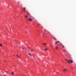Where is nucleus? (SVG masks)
<instances>
[{
    "instance_id": "19",
    "label": "nucleus",
    "mask_w": 76,
    "mask_h": 76,
    "mask_svg": "<svg viewBox=\"0 0 76 76\" xmlns=\"http://www.w3.org/2000/svg\"><path fill=\"white\" fill-rule=\"evenodd\" d=\"M4 76H6V75H4Z\"/></svg>"
},
{
    "instance_id": "16",
    "label": "nucleus",
    "mask_w": 76,
    "mask_h": 76,
    "mask_svg": "<svg viewBox=\"0 0 76 76\" xmlns=\"http://www.w3.org/2000/svg\"><path fill=\"white\" fill-rule=\"evenodd\" d=\"M45 51H47V49H45Z\"/></svg>"
},
{
    "instance_id": "7",
    "label": "nucleus",
    "mask_w": 76,
    "mask_h": 76,
    "mask_svg": "<svg viewBox=\"0 0 76 76\" xmlns=\"http://www.w3.org/2000/svg\"><path fill=\"white\" fill-rule=\"evenodd\" d=\"M56 50H58V47L57 46H56Z\"/></svg>"
},
{
    "instance_id": "2",
    "label": "nucleus",
    "mask_w": 76,
    "mask_h": 76,
    "mask_svg": "<svg viewBox=\"0 0 76 76\" xmlns=\"http://www.w3.org/2000/svg\"><path fill=\"white\" fill-rule=\"evenodd\" d=\"M55 44H60L59 45H62V43L60 42L59 41H57L55 42Z\"/></svg>"
},
{
    "instance_id": "9",
    "label": "nucleus",
    "mask_w": 76,
    "mask_h": 76,
    "mask_svg": "<svg viewBox=\"0 0 76 76\" xmlns=\"http://www.w3.org/2000/svg\"><path fill=\"white\" fill-rule=\"evenodd\" d=\"M62 45V48H64V45H63L62 44V45Z\"/></svg>"
},
{
    "instance_id": "8",
    "label": "nucleus",
    "mask_w": 76,
    "mask_h": 76,
    "mask_svg": "<svg viewBox=\"0 0 76 76\" xmlns=\"http://www.w3.org/2000/svg\"><path fill=\"white\" fill-rule=\"evenodd\" d=\"M42 33L43 35H45V32H42Z\"/></svg>"
},
{
    "instance_id": "17",
    "label": "nucleus",
    "mask_w": 76,
    "mask_h": 76,
    "mask_svg": "<svg viewBox=\"0 0 76 76\" xmlns=\"http://www.w3.org/2000/svg\"><path fill=\"white\" fill-rule=\"evenodd\" d=\"M22 49H23V50H24V48H22Z\"/></svg>"
},
{
    "instance_id": "20",
    "label": "nucleus",
    "mask_w": 76,
    "mask_h": 76,
    "mask_svg": "<svg viewBox=\"0 0 76 76\" xmlns=\"http://www.w3.org/2000/svg\"><path fill=\"white\" fill-rule=\"evenodd\" d=\"M27 12H28V11H27Z\"/></svg>"
},
{
    "instance_id": "4",
    "label": "nucleus",
    "mask_w": 76,
    "mask_h": 76,
    "mask_svg": "<svg viewBox=\"0 0 76 76\" xmlns=\"http://www.w3.org/2000/svg\"><path fill=\"white\" fill-rule=\"evenodd\" d=\"M64 72H66V71H67V69H64V70H63Z\"/></svg>"
},
{
    "instance_id": "14",
    "label": "nucleus",
    "mask_w": 76,
    "mask_h": 76,
    "mask_svg": "<svg viewBox=\"0 0 76 76\" xmlns=\"http://www.w3.org/2000/svg\"><path fill=\"white\" fill-rule=\"evenodd\" d=\"M43 45H46V44H45V43H43Z\"/></svg>"
},
{
    "instance_id": "10",
    "label": "nucleus",
    "mask_w": 76,
    "mask_h": 76,
    "mask_svg": "<svg viewBox=\"0 0 76 76\" xmlns=\"http://www.w3.org/2000/svg\"><path fill=\"white\" fill-rule=\"evenodd\" d=\"M17 56L18 57H19V58H20V56H18V55H17Z\"/></svg>"
},
{
    "instance_id": "1",
    "label": "nucleus",
    "mask_w": 76,
    "mask_h": 76,
    "mask_svg": "<svg viewBox=\"0 0 76 76\" xmlns=\"http://www.w3.org/2000/svg\"><path fill=\"white\" fill-rule=\"evenodd\" d=\"M67 61L69 63H72L73 62V61L71 60H67Z\"/></svg>"
},
{
    "instance_id": "6",
    "label": "nucleus",
    "mask_w": 76,
    "mask_h": 76,
    "mask_svg": "<svg viewBox=\"0 0 76 76\" xmlns=\"http://www.w3.org/2000/svg\"><path fill=\"white\" fill-rule=\"evenodd\" d=\"M25 17L26 18H27V19H28V18H29V17H28V16L27 15H26L25 16Z\"/></svg>"
},
{
    "instance_id": "11",
    "label": "nucleus",
    "mask_w": 76,
    "mask_h": 76,
    "mask_svg": "<svg viewBox=\"0 0 76 76\" xmlns=\"http://www.w3.org/2000/svg\"><path fill=\"white\" fill-rule=\"evenodd\" d=\"M31 50V51H34V50H32V49H30Z\"/></svg>"
},
{
    "instance_id": "5",
    "label": "nucleus",
    "mask_w": 76,
    "mask_h": 76,
    "mask_svg": "<svg viewBox=\"0 0 76 76\" xmlns=\"http://www.w3.org/2000/svg\"><path fill=\"white\" fill-rule=\"evenodd\" d=\"M28 53V54L29 55V56H32V54H31V53Z\"/></svg>"
},
{
    "instance_id": "13",
    "label": "nucleus",
    "mask_w": 76,
    "mask_h": 76,
    "mask_svg": "<svg viewBox=\"0 0 76 76\" xmlns=\"http://www.w3.org/2000/svg\"><path fill=\"white\" fill-rule=\"evenodd\" d=\"M23 9H24V10H25V9H26V8H23Z\"/></svg>"
},
{
    "instance_id": "12",
    "label": "nucleus",
    "mask_w": 76,
    "mask_h": 76,
    "mask_svg": "<svg viewBox=\"0 0 76 76\" xmlns=\"http://www.w3.org/2000/svg\"><path fill=\"white\" fill-rule=\"evenodd\" d=\"M12 75H14V72H12Z\"/></svg>"
},
{
    "instance_id": "15",
    "label": "nucleus",
    "mask_w": 76,
    "mask_h": 76,
    "mask_svg": "<svg viewBox=\"0 0 76 76\" xmlns=\"http://www.w3.org/2000/svg\"><path fill=\"white\" fill-rule=\"evenodd\" d=\"M0 46L1 47H2V44H1V45H0Z\"/></svg>"
},
{
    "instance_id": "21",
    "label": "nucleus",
    "mask_w": 76,
    "mask_h": 76,
    "mask_svg": "<svg viewBox=\"0 0 76 76\" xmlns=\"http://www.w3.org/2000/svg\"><path fill=\"white\" fill-rule=\"evenodd\" d=\"M13 38H14V37H13Z\"/></svg>"
},
{
    "instance_id": "18",
    "label": "nucleus",
    "mask_w": 76,
    "mask_h": 76,
    "mask_svg": "<svg viewBox=\"0 0 76 76\" xmlns=\"http://www.w3.org/2000/svg\"><path fill=\"white\" fill-rule=\"evenodd\" d=\"M21 13H22V12L21 11Z\"/></svg>"
},
{
    "instance_id": "3",
    "label": "nucleus",
    "mask_w": 76,
    "mask_h": 76,
    "mask_svg": "<svg viewBox=\"0 0 76 76\" xmlns=\"http://www.w3.org/2000/svg\"><path fill=\"white\" fill-rule=\"evenodd\" d=\"M28 20H30V21H32V19H31L30 18H29V17L28 18Z\"/></svg>"
}]
</instances>
